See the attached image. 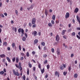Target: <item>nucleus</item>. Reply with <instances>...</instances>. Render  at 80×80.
I'll use <instances>...</instances> for the list:
<instances>
[{
  "mask_svg": "<svg viewBox=\"0 0 80 80\" xmlns=\"http://www.w3.org/2000/svg\"><path fill=\"white\" fill-rule=\"evenodd\" d=\"M4 15H5V16H7V13H4Z\"/></svg>",
  "mask_w": 80,
  "mask_h": 80,
  "instance_id": "774afa93",
  "label": "nucleus"
},
{
  "mask_svg": "<svg viewBox=\"0 0 80 80\" xmlns=\"http://www.w3.org/2000/svg\"><path fill=\"white\" fill-rule=\"evenodd\" d=\"M76 18H77L78 21V22L79 24H80V18H79V17L78 16H77Z\"/></svg>",
  "mask_w": 80,
  "mask_h": 80,
  "instance_id": "6e6552de",
  "label": "nucleus"
},
{
  "mask_svg": "<svg viewBox=\"0 0 80 80\" xmlns=\"http://www.w3.org/2000/svg\"><path fill=\"white\" fill-rule=\"evenodd\" d=\"M12 47L13 48H15V43H12Z\"/></svg>",
  "mask_w": 80,
  "mask_h": 80,
  "instance_id": "2f4dec72",
  "label": "nucleus"
},
{
  "mask_svg": "<svg viewBox=\"0 0 80 80\" xmlns=\"http://www.w3.org/2000/svg\"><path fill=\"white\" fill-rule=\"evenodd\" d=\"M21 60H23V57H21V59H20Z\"/></svg>",
  "mask_w": 80,
  "mask_h": 80,
  "instance_id": "e2e57ef3",
  "label": "nucleus"
},
{
  "mask_svg": "<svg viewBox=\"0 0 80 80\" xmlns=\"http://www.w3.org/2000/svg\"><path fill=\"white\" fill-rule=\"evenodd\" d=\"M78 77V74L77 73L75 74L74 75V77L76 78H77Z\"/></svg>",
  "mask_w": 80,
  "mask_h": 80,
  "instance_id": "4468645a",
  "label": "nucleus"
},
{
  "mask_svg": "<svg viewBox=\"0 0 80 80\" xmlns=\"http://www.w3.org/2000/svg\"><path fill=\"white\" fill-rule=\"evenodd\" d=\"M25 35V37H26V38H27L28 36L27 35V33H25L24 34Z\"/></svg>",
  "mask_w": 80,
  "mask_h": 80,
  "instance_id": "de8ad7c7",
  "label": "nucleus"
},
{
  "mask_svg": "<svg viewBox=\"0 0 80 80\" xmlns=\"http://www.w3.org/2000/svg\"><path fill=\"white\" fill-rule=\"evenodd\" d=\"M48 11L47 9L45 10V14L46 15V16L47 17V15H48Z\"/></svg>",
  "mask_w": 80,
  "mask_h": 80,
  "instance_id": "1a4fd4ad",
  "label": "nucleus"
},
{
  "mask_svg": "<svg viewBox=\"0 0 80 80\" xmlns=\"http://www.w3.org/2000/svg\"><path fill=\"white\" fill-rule=\"evenodd\" d=\"M2 62L3 63H4L5 62V59L3 58L2 60Z\"/></svg>",
  "mask_w": 80,
  "mask_h": 80,
  "instance_id": "a19ab883",
  "label": "nucleus"
},
{
  "mask_svg": "<svg viewBox=\"0 0 80 80\" xmlns=\"http://www.w3.org/2000/svg\"><path fill=\"white\" fill-rule=\"evenodd\" d=\"M36 19H35V18H33L32 21V25H33V24H35V23L36 22Z\"/></svg>",
  "mask_w": 80,
  "mask_h": 80,
  "instance_id": "f03ea898",
  "label": "nucleus"
},
{
  "mask_svg": "<svg viewBox=\"0 0 80 80\" xmlns=\"http://www.w3.org/2000/svg\"><path fill=\"white\" fill-rule=\"evenodd\" d=\"M21 55H22V56H24V55H25L24 53H21Z\"/></svg>",
  "mask_w": 80,
  "mask_h": 80,
  "instance_id": "4d7b16f0",
  "label": "nucleus"
},
{
  "mask_svg": "<svg viewBox=\"0 0 80 80\" xmlns=\"http://www.w3.org/2000/svg\"><path fill=\"white\" fill-rule=\"evenodd\" d=\"M41 45H42V46H45V43L44 42H42L41 43Z\"/></svg>",
  "mask_w": 80,
  "mask_h": 80,
  "instance_id": "5701e85b",
  "label": "nucleus"
},
{
  "mask_svg": "<svg viewBox=\"0 0 80 80\" xmlns=\"http://www.w3.org/2000/svg\"><path fill=\"white\" fill-rule=\"evenodd\" d=\"M22 30H23V29H22L21 28H19L18 29V32L19 33H20L21 32H22Z\"/></svg>",
  "mask_w": 80,
  "mask_h": 80,
  "instance_id": "f8f14e48",
  "label": "nucleus"
},
{
  "mask_svg": "<svg viewBox=\"0 0 80 80\" xmlns=\"http://www.w3.org/2000/svg\"><path fill=\"white\" fill-rule=\"evenodd\" d=\"M20 10H21V11H22V10H23V8L22 7H20Z\"/></svg>",
  "mask_w": 80,
  "mask_h": 80,
  "instance_id": "3c124183",
  "label": "nucleus"
},
{
  "mask_svg": "<svg viewBox=\"0 0 80 80\" xmlns=\"http://www.w3.org/2000/svg\"><path fill=\"white\" fill-rule=\"evenodd\" d=\"M72 31V29L70 28L68 30V32H70Z\"/></svg>",
  "mask_w": 80,
  "mask_h": 80,
  "instance_id": "49530a36",
  "label": "nucleus"
},
{
  "mask_svg": "<svg viewBox=\"0 0 80 80\" xmlns=\"http://www.w3.org/2000/svg\"><path fill=\"white\" fill-rule=\"evenodd\" d=\"M49 12L50 13H52V12H53V11L52 9H50L49 11Z\"/></svg>",
  "mask_w": 80,
  "mask_h": 80,
  "instance_id": "bf43d9fd",
  "label": "nucleus"
},
{
  "mask_svg": "<svg viewBox=\"0 0 80 80\" xmlns=\"http://www.w3.org/2000/svg\"><path fill=\"white\" fill-rule=\"evenodd\" d=\"M22 64H21L20 62H19V67H21V65Z\"/></svg>",
  "mask_w": 80,
  "mask_h": 80,
  "instance_id": "6e6d98bb",
  "label": "nucleus"
},
{
  "mask_svg": "<svg viewBox=\"0 0 80 80\" xmlns=\"http://www.w3.org/2000/svg\"><path fill=\"white\" fill-rule=\"evenodd\" d=\"M40 70L42 74L43 73H44V68H43L42 70V68H41Z\"/></svg>",
  "mask_w": 80,
  "mask_h": 80,
  "instance_id": "a211bd4d",
  "label": "nucleus"
},
{
  "mask_svg": "<svg viewBox=\"0 0 80 80\" xmlns=\"http://www.w3.org/2000/svg\"><path fill=\"white\" fill-rule=\"evenodd\" d=\"M32 55H35V52L34 51H33L32 52Z\"/></svg>",
  "mask_w": 80,
  "mask_h": 80,
  "instance_id": "603ef678",
  "label": "nucleus"
},
{
  "mask_svg": "<svg viewBox=\"0 0 80 80\" xmlns=\"http://www.w3.org/2000/svg\"><path fill=\"white\" fill-rule=\"evenodd\" d=\"M52 18L53 20H55V15H53L52 17Z\"/></svg>",
  "mask_w": 80,
  "mask_h": 80,
  "instance_id": "6ab92c4d",
  "label": "nucleus"
},
{
  "mask_svg": "<svg viewBox=\"0 0 80 80\" xmlns=\"http://www.w3.org/2000/svg\"><path fill=\"white\" fill-rule=\"evenodd\" d=\"M28 65H29V67L30 68H32V64H31L30 63H29L28 64Z\"/></svg>",
  "mask_w": 80,
  "mask_h": 80,
  "instance_id": "c9c22d12",
  "label": "nucleus"
},
{
  "mask_svg": "<svg viewBox=\"0 0 80 80\" xmlns=\"http://www.w3.org/2000/svg\"><path fill=\"white\" fill-rule=\"evenodd\" d=\"M36 26H37L36 24H34L32 25V28H35V27H36Z\"/></svg>",
  "mask_w": 80,
  "mask_h": 80,
  "instance_id": "cd10ccee",
  "label": "nucleus"
},
{
  "mask_svg": "<svg viewBox=\"0 0 80 80\" xmlns=\"http://www.w3.org/2000/svg\"><path fill=\"white\" fill-rule=\"evenodd\" d=\"M37 32L36 31L32 32V35H34V36H37Z\"/></svg>",
  "mask_w": 80,
  "mask_h": 80,
  "instance_id": "39448f33",
  "label": "nucleus"
},
{
  "mask_svg": "<svg viewBox=\"0 0 80 80\" xmlns=\"http://www.w3.org/2000/svg\"><path fill=\"white\" fill-rule=\"evenodd\" d=\"M70 16V14L69 13V12H67L65 16V18H68V17H69Z\"/></svg>",
  "mask_w": 80,
  "mask_h": 80,
  "instance_id": "20e7f679",
  "label": "nucleus"
},
{
  "mask_svg": "<svg viewBox=\"0 0 80 80\" xmlns=\"http://www.w3.org/2000/svg\"><path fill=\"white\" fill-rule=\"evenodd\" d=\"M76 29L78 30H80V28H77Z\"/></svg>",
  "mask_w": 80,
  "mask_h": 80,
  "instance_id": "69168bd1",
  "label": "nucleus"
},
{
  "mask_svg": "<svg viewBox=\"0 0 80 80\" xmlns=\"http://www.w3.org/2000/svg\"><path fill=\"white\" fill-rule=\"evenodd\" d=\"M23 79L24 80H25V75L23 76Z\"/></svg>",
  "mask_w": 80,
  "mask_h": 80,
  "instance_id": "8fccbe9b",
  "label": "nucleus"
},
{
  "mask_svg": "<svg viewBox=\"0 0 80 80\" xmlns=\"http://www.w3.org/2000/svg\"><path fill=\"white\" fill-rule=\"evenodd\" d=\"M0 56L1 58H5V54H1Z\"/></svg>",
  "mask_w": 80,
  "mask_h": 80,
  "instance_id": "9d476101",
  "label": "nucleus"
},
{
  "mask_svg": "<svg viewBox=\"0 0 80 80\" xmlns=\"http://www.w3.org/2000/svg\"><path fill=\"white\" fill-rule=\"evenodd\" d=\"M19 61V58H17L16 59V63H18Z\"/></svg>",
  "mask_w": 80,
  "mask_h": 80,
  "instance_id": "4be33fe9",
  "label": "nucleus"
},
{
  "mask_svg": "<svg viewBox=\"0 0 80 80\" xmlns=\"http://www.w3.org/2000/svg\"><path fill=\"white\" fill-rule=\"evenodd\" d=\"M58 75V72H56L55 73V76H57V75Z\"/></svg>",
  "mask_w": 80,
  "mask_h": 80,
  "instance_id": "f704fd0d",
  "label": "nucleus"
},
{
  "mask_svg": "<svg viewBox=\"0 0 80 80\" xmlns=\"http://www.w3.org/2000/svg\"><path fill=\"white\" fill-rule=\"evenodd\" d=\"M14 31H15V32H17V28H15Z\"/></svg>",
  "mask_w": 80,
  "mask_h": 80,
  "instance_id": "680f3d73",
  "label": "nucleus"
},
{
  "mask_svg": "<svg viewBox=\"0 0 80 80\" xmlns=\"http://www.w3.org/2000/svg\"><path fill=\"white\" fill-rule=\"evenodd\" d=\"M59 38H59V36L58 35H57L56 37V40L57 41V42H58V41H59Z\"/></svg>",
  "mask_w": 80,
  "mask_h": 80,
  "instance_id": "0eeeda50",
  "label": "nucleus"
},
{
  "mask_svg": "<svg viewBox=\"0 0 80 80\" xmlns=\"http://www.w3.org/2000/svg\"><path fill=\"white\" fill-rule=\"evenodd\" d=\"M57 54L59 55L60 54V49L58 48H57Z\"/></svg>",
  "mask_w": 80,
  "mask_h": 80,
  "instance_id": "423d86ee",
  "label": "nucleus"
},
{
  "mask_svg": "<svg viewBox=\"0 0 80 80\" xmlns=\"http://www.w3.org/2000/svg\"><path fill=\"white\" fill-rule=\"evenodd\" d=\"M6 58H7L8 62H11V61L10 60V58H9L7 57Z\"/></svg>",
  "mask_w": 80,
  "mask_h": 80,
  "instance_id": "dca6fc26",
  "label": "nucleus"
},
{
  "mask_svg": "<svg viewBox=\"0 0 80 80\" xmlns=\"http://www.w3.org/2000/svg\"><path fill=\"white\" fill-rule=\"evenodd\" d=\"M4 73V72L3 71H1L0 72V75H3Z\"/></svg>",
  "mask_w": 80,
  "mask_h": 80,
  "instance_id": "c756f323",
  "label": "nucleus"
},
{
  "mask_svg": "<svg viewBox=\"0 0 80 80\" xmlns=\"http://www.w3.org/2000/svg\"><path fill=\"white\" fill-rule=\"evenodd\" d=\"M48 77V74H47L45 77L46 78H47V77Z\"/></svg>",
  "mask_w": 80,
  "mask_h": 80,
  "instance_id": "5fc2aeb1",
  "label": "nucleus"
},
{
  "mask_svg": "<svg viewBox=\"0 0 80 80\" xmlns=\"http://www.w3.org/2000/svg\"><path fill=\"white\" fill-rule=\"evenodd\" d=\"M27 75H29V70L28 69L27 71Z\"/></svg>",
  "mask_w": 80,
  "mask_h": 80,
  "instance_id": "4c0bfd02",
  "label": "nucleus"
},
{
  "mask_svg": "<svg viewBox=\"0 0 80 80\" xmlns=\"http://www.w3.org/2000/svg\"><path fill=\"white\" fill-rule=\"evenodd\" d=\"M21 33H22L21 34V37H23V36L24 35V30H23L22 29Z\"/></svg>",
  "mask_w": 80,
  "mask_h": 80,
  "instance_id": "ddd939ff",
  "label": "nucleus"
},
{
  "mask_svg": "<svg viewBox=\"0 0 80 80\" xmlns=\"http://www.w3.org/2000/svg\"><path fill=\"white\" fill-rule=\"evenodd\" d=\"M43 50H44V51H45V50H47V47H46V46L44 47L43 48Z\"/></svg>",
  "mask_w": 80,
  "mask_h": 80,
  "instance_id": "58836bf2",
  "label": "nucleus"
},
{
  "mask_svg": "<svg viewBox=\"0 0 80 80\" xmlns=\"http://www.w3.org/2000/svg\"><path fill=\"white\" fill-rule=\"evenodd\" d=\"M26 55L27 57H29L30 56V54H29V52H27V54H26Z\"/></svg>",
  "mask_w": 80,
  "mask_h": 80,
  "instance_id": "bb28decb",
  "label": "nucleus"
},
{
  "mask_svg": "<svg viewBox=\"0 0 80 80\" xmlns=\"http://www.w3.org/2000/svg\"><path fill=\"white\" fill-rule=\"evenodd\" d=\"M51 50H52V53H54V49L53 48H52L51 49Z\"/></svg>",
  "mask_w": 80,
  "mask_h": 80,
  "instance_id": "e433bc0d",
  "label": "nucleus"
},
{
  "mask_svg": "<svg viewBox=\"0 0 80 80\" xmlns=\"http://www.w3.org/2000/svg\"><path fill=\"white\" fill-rule=\"evenodd\" d=\"M51 23L52 24H54V23H55V22H54V21L53 20H51Z\"/></svg>",
  "mask_w": 80,
  "mask_h": 80,
  "instance_id": "79ce46f5",
  "label": "nucleus"
},
{
  "mask_svg": "<svg viewBox=\"0 0 80 80\" xmlns=\"http://www.w3.org/2000/svg\"><path fill=\"white\" fill-rule=\"evenodd\" d=\"M47 69H49V68H50V66H49L48 65H47Z\"/></svg>",
  "mask_w": 80,
  "mask_h": 80,
  "instance_id": "37998d69",
  "label": "nucleus"
},
{
  "mask_svg": "<svg viewBox=\"0 0 80 80\" xmlns=\"http://www.w3.org/2000/svg\"><path fill=\"white\" fill-rule=\"evenodd\" d=\"M77 37L78 38V39L79 40V39H80V37L78 35H77Z\"/></svg>",
  "mask_w": 80,
  "mask_h": 80,
  "instance_id": "c03bdc74",
  "label": "nucleus"
},
{
  "mask_svg": "<svg viewBox=\"0 0 80 80\" xmlns=\"http://www.w3.org/2000/svg\"><path fill=\"white\" fill-rule=\"evenodd\" d=\"M72 35V36H75V32H73L71 34Z\"/></svg>",
  "mask_w": 80,
  "mask_h": 80,
  "instance_id": "a878e982",
  "label": "nucleus"
},
{
  "mask_svg": "<svg viewBox=\"0 0 80 80\" xmlns=\"http://www.w3.org/2000/svg\"><path fill=\"white\" fill-rule=\"evenodd\" d=\"M15 13H16V14H18V11L17 10H15Z\"/></svg>",
  "mask_w": 80,
  "mask_h": 80,
  "instance_id": "338daca9",
  "label": "nucleus"
},
{
  "mask_svg": "<svg viewBox=\"0 0 80 80\" xmlns=\"http://www.w3.org/2000/svg\"><path fill=\"white\" fill-rule=\"evenodd\" d=\"M63 38H65V39H67V37H66V36H63Z\"/></svg>",
  "mask_w": 80,
  "mask_h": 80,
  "instance_id": "864d4df0",
  "label": "nucleus"
},
{
  "mask_svg": "<svg viewBox=\"0 0 80 80\" xmlns=\"http://www.w3.org/2000/svg\"><path fill=\"white\" fill-rule=\"evenodd\" d=\"M1 16L2 17H3V18L5 17V16H4V15H3V14H1Z\"/></svg>",
  "mask_w": 80,
  "mask_h": 80,
  "instance_id": "052dcab7",
  "label": "nucleus"
},
{
  "mask_svg": "<svg viewBox=\"0 0 80 80\" xmlns=\"http://www.w3.org/2000/svg\"><path fill=\"white\" fill-rule=\"evenodd\" d=\"M33 7H34V4H31L30 7L28 8L27 9L28 10H29L30 9H33Z\"/></svg>",
  "mask_w": 80,
  "mask_h": 80,
  "instance_id": "7ed1b4c3",
  "label": "nucleus"
},
{
  "mask_svg": "<svg viewBox=\"0 0 80 80\" xmlns=\"http://www.w3.org/2000/svg\"><path fill=\"white\" fill-rule=\"evenodd\" d=\"M19 49L20 50H21V46H20V45H19Z\"/></svg>",
  "mask_w": 80,
  "mask_h": 80,
  "instance_id": "0e129e2a",
  "label": "nucleus"
},
{
  "mask_svg": "<svg viewBox=\"0 0 80 80\" xmlns=\"http://www.w3.org/2000/svg\"><path fill=\"white\" fill-rule=\"evenodd\" d=\"M48 62V61L47 60H46L44 62V64H46V63H47Z\"/></svg>",
  "mask_w": 80,
  "mask_h": 80,
  "instance_id": "c85d7f7f",
  "label": "nucleus"
},
{
  "mask_svg": "<svg viewBox=\"0 0 80 80\" xmlns=\"http://www.w3.org/2000/svg\"><path fill=\"white\" fill-rule=\"evenodd\" d=\"M68 70L69 71V72H70V70H71V67H69Z\"/></svg>",
  "mask_w": 80,
  "mask_h": 80,
  "instance_id": "09e8293b",
  "label": "nucleus"
},
{
  "mask_svg": "<svg viewBox=\"0 0 80 80\" xmlns=\"http://www.w3.org/2000/svg\"><path fill=\"white\" fill-rule=\"evenodd\" d=\"M63 73L64 75L65 76L66 75V74L67 73V72H64Z\"/></svg>",
  "mask_w": 80,
  "mask_h": 80,
  "instance_id": "473e14b6",
  "label": "nucleus"
},
{
  "mask_svg": "<svg viewBox=\"0 0 80 80\" xmlns=\"http://www.w3.org/2000/svg\"><path fill=\"white\" fill-rule=\"evenodd\" d=\"M36 69V68H35V67H34L33 68V71H35Z\"/></svg>",
  "mask_w": 80,
  "mask_h": 80,
  "instance_id": "13d9d810",
  "label": "nucleus"
},
{
  "mask_svg": "<svg viewBox=\"0 0 80 80\" xmlns=\"http://www.w3.org/2000/svg\"><path fill=\"white\" fill-rule=\"evenodd\" d=\"M32 24L31 23H29V26L30 27H32Z\"/></svg>",
  "mask_w": 80,
  "mask_h": 80,
  "instance_id": "a18cd8bd",
  "label": "nucleus"
},
{
  "mask_svg": "<svg viewBox=\"0 0 80 80\" xmlns=\"http://www.w3.org/2000/svg\"><path fill=\"white\" fill-rule=\"evenodd\" d=\"M47 56V55L46 54H44L43 55V57H44V58H46Z\"/></svg>",
  "mask_w": 80,
  "mask_h": 80,
  "instance_id": "72a5a7b5",
  "label": "nucleus"
},
{
  "mask_svg": "<svg viewBox=\"0 0 80 80\" xmlns=\"http://www.w3.org/2000/svg\"><path fill=\"white\" fill-rule=\"evenodd\" d=\"M3 45H5V46H7V42H4L3 43Z\"/></svg>",
  "mask_w": 80,
  "mask_h": 80,
  "instance_id": "393cba45",
  "label": "nucleus"
},
{
  "mask_svg": "<svg viewBox=\"0 0 80 80\" xmlns=\"http://www.w3.org/2000/svg\"><path fill=\"white\" fill-rule=\"evenodd\" d=\"M38 68H40V69H41V65H40V64H39L38 65Z\"/></svg>",
  "mask_w": 80,
  "mask_h": 80,
  "instance_id": "ea45409f",
  "label": "nucleus"
},
{
  "mask_svg": "<svg viewBox=\"0 0 80 80\" xmlns=\"http://www.w3.org/2000/svg\"><path fill=\"white\" fill-rule=\"evenodd\" d=\"M48 26H49V27H52L53 25L51 23H49L48 24Z\"/></svg>",
  "mask_w": 80,
  "mask_h": 80,
  "instance_id": "412c9836",
  "label": "nucleus"
},
{
  "mask_svg": "<svg viewBox=\"0 0 80 80\" xmlns=\"http://www.w3.org/2000/svg\"><path fill=\"white\" fill-rule=\"evenodd\" d=\"M16 58L15 57H14L12 58V60L13 62H14L15 61Z\"/></svg>",
  "mask_w": 80,
  "mask_h": 80,
  "instance_id": "b1692460",
  "label": "nucleus"
},
{
  "mask_svg": "<svg viewBox=\"0 0 80 80\" xmlns=\"http://www.w3.org/2000/svg\"><path fill=\"white\" fill-rule=\"evenodd\" d=\"M78 12V8H76L74 11V12L75 13H77Z\"/></svg>",
  "mask_w": 80,
  "mask_h": 80,
  "instance_id": "f3484780",
  "label": "nucleus"
},
{
  "mask_svg": "<svg viewBox=\"0 0 80 80\" xmlns=\"http://www.w3.org/2000/svg\"><path fill=\"white\" fill-rule=\"evenodd\" d=\"M22 40L23 41H24L25 42V41H26V38H25V37H23L22 38Z\"/></svg>",
  "mask_w": 80,
  "mask_h": 80,
  "instance_id": "aec40b11",
  "label": "nucleus"
},
{
  "mask_svg": "<svg viewBox=\"0 0 80 80\" xmlns=\"http://www.w3.org/2000/svg\"><path fill=\"white\" fill-rule=\"evenodd\" d=\"M64 68L63 66H61L60 67V69H61L62 70H63Z\"/></svg>",
  "mask_w": 80,
  "mask_h": 80,
  "instance_id": "7c9ffc66",
  "label": "nucleus"
},
{
  "mask_svg": "<svg viewBox=\"0 0 80 80\" xmlns=\"http://www.w3.org/2000/svg\"><path fill=\"white\" fill-rule=\"evenodd\" d=\"M13 74L15 75H16V76H19V73H18V72H15V70H13Z\"/></svg>",
  "mask_w": 80,
  "mask_h": 80,
  "instance_id": "f257e3e1",
  "label": "nucleus"
},
{
  "mask_svg": "<svg viewBox=\"0 0 80 80\" xmlns=\"http://www.w3.org/2000/svg\"><path fill=\"white\" fill-rule=\"evenodd\" d=\"M38 40L37 39L35 40L34 42V44H36V43H38Z\"/></svg>",
  "mask_w": 80,
  "mask_h": 80,
  "instance_id": "2eb2a0df",
  "label": "nucleus"
},
{
  "mask_svg": "<svg viewBox=\"0 0 80 80\" xmlns=\"http://www.w3.org/2000/svg\"><path fill=\"white\" fill-rule=\"evenodd\" d=\"M66 30H63L62 31V35H64V34H65V33L66 32Z\"/></svg>",
  "mask_w": 80,
  "mask_h": 80,
  "instance_id": "9b49d317",
  "label": "nucleus"
}]
</instances>
